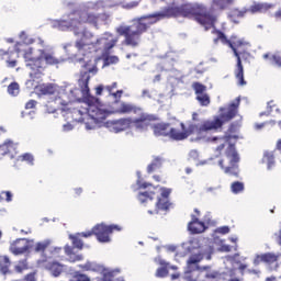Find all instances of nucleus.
I'll return each mask as SVG.
<instances>
[{"instance_id":"nucleus-8","label":"nucleus","mask_w":281,"mask_h":281,"mask_svg":"<svg viewBox=\"0 0 281 281\" xmlns=\"http://www.w3.org/2000/svg\"><path fill=\"white\" fill-rule=\"evenodd\" d=\"M213 34H216L217 37L214 38V43L216 45V43H218V41H221V43H223V45H228L231 47V49H233L236 58H237V65H236V70H235V78L238 81V85H240V87L247 85V82L245 81V70L243 68V61L240 60V55L243 54L239 49V47H245L246 45H249V43L245 42V40H237L238 37L236 35H233L231 37V41L227 40V36H225V33L221 32V31H213Z\"/></svg>"},{"instance_id":"nucleus-24","label":"nucleus","mask_w":281,"mask_h":281,"mask_svg":"<svg viewBox=\"0 0 281 281\" xmlns=\"http://www.w3.org/2000/svg\"><path fill=\"white\" fill-rule=\"evenodd\" d=\"M195 249H200V251H204V254L209 252L212 254V248L203 246L201 239L194 238L189 241V251H194Z\"/></svg>"},{"instance_id":"nucleus-52","label":"nucleus","mask_w":281,"mask_h":281,"mask_svg":"<svg viewBox=\"0 0 281 281\" xmlns=\"http://www.w3.org/2000/svg\"><path fill=\"white\" fill-rule=\"evenodd\" d=\"M24 280H25V281H36V274H35V273L26 274V276L24 277Z\"/></svg>"},{"instance_id":"nucleus-2","label":"nucleus","mask_w":281,"mask_h":281,"mask_svg":"<svg viewBox=\"0 0 281 281\" xmlns=\"http://www.w3.org/2000/svg\"><path fill=\"white\" fill-rule=\"evenodd\" d=\"M101 20L102 15L94 14L93 12L83 9V11L78 10L71 12L68 14V19L54 20L52 22V27L60 30L61 32L70 30V32H74L75 36L80 37L75 43L79 56H86L87 49H97L100 50L101 54L106 55L109 54V49H113V47L117 45L120 37L105 32L93 42V33L85 27V23H90L98 27V23H100Z\"/></svg>"},{"instance_id":"nucleus-53","label":"nucleus","mask_w":281,"mask_h":281,"mask_svg":"<svg viewBox=\"0 0 281 281\" xmlns=\"http://www.w3.org/2000/svg\"><path fill=\"white\" fill-rule=\"evenodd\" d=\"M34 106H36V101L35 100H30L25 104V109H34Z\"/></svg>"},{"instance_id":"nucleus-40","label":"nucleus","mask_w":281,"mask_h":281,"mask_svg":"<svg viewBox=\"0 0 281 281\" xmlns=\"http://www.w3.org/2000/svg\"><path fill=\"white\" fill-rule=\"evenodd\" d=\"M192 88L194 89L195 91V94L196 95H203L205 94V91H206V87L200 82H194L192 85Z\"/></svg>"},{"instance_id":"nucleus-36","label":"nucleus","mask_w":281,"mask_h":281,"mask_svg":"<svg viewBox=\"0 0 281 281\" xmlns=\"http://www.w3.org/2000/svg\"><path fill=\"white\" fill-rule=\"evenodd\" d=\"M21 89L16 82H12L8 87L9 95L16 97L20 93Z\"/></svg>"},{"instance_id":"nucleus-51","label":"nucleus","mask_w":281,"mask_h":281,"mask_svg":"<svg viewBox=\"0 0 281 281\" xmlns=\"http://www.w3.org/2000/svg\"><path fill=\"white\" fill-rule=\"evenodd\" d=\"M271 109H273V101L268 102L267 112H261L260 115H269L271 113Z\"/></svg>"},{"instance_id":"nucleus-25","label":"nucleus","mask_w":281,"mask_h":281,"mask_svg":"<svg viewBox=\"0 0 281 281\" xmlns=\"http://www.w3.org/2000/svg\"><path fill=\"white\" fill-rule=\"evenodd\" d=\"M234 3V0H212V10H225V8H229Z\"/></svg>"},{"instance_id":"nucleus-50","label":"nucleus","mask_w":281,"mask_h":281,"mask_svg":"<svg viewBox=\"0 0 281 281\" xmlns=\"http://www.w3.org/2000/svg\"><path fill=\"white\" fill-rule=\"evenodd\" d=\"M92 234H94L93 233V228H92V231H90V232H86V233H78V236L81 238H89V237H91V235Z\"/></svg>"},{"instance_id":"nucleus-47","label":"nucleus","mask_w":281,"mask_h":281,"mask_svg":"<svg viewBox=\"0 0 281 281\" xmlns=\"http://www.w3.org/2000/svg\"><path fill=\"white\" fill-rule=\"evenodd\" d=\"M157 278H166L168 276V269L159 268L156 272Z\"/></svg>"},{"instance_id":"nucleus-37","label":"nucleus","mask_w":281,"mask_h":281,"mask_svg":"<svg viewBox=\"0 0 281 281\" xmlns=\"http://www.w3.org/2000/svg\"><path fill=\"white\" fill-rule=\"evenodd\" d=\"M49 245H52V240L45 239L44 241L37 243L34 249L35 251H45Z\"/></svg>"},{"instance_id":"nucleus-45","label":"nucleus","mask_w":281,"mask_h":281,"mask_svg":"<svg viewBox=\"0 0 281 281\" xmlns=\"http://www.w3.org/2000/svg\"><path fill=\"white\" fill-rule=\"evenodd\" d=\"M69 281H91V279H89V277H87L86 274L77 273L74 276V279Z\"/></svg>"},{"instance_id":"nucleus-9","label":"nucleus","mask_w":281,"mask_h":281,"mask_svg":"<svg viewBox=\"0 0 281 281\" xmlns=\"http://www.w3.org/2000/svg\"><path fill=\"white\" fill-rule=\"evenodd\" d=\"M238 106H240V98L238 97L234 100L227 108L226 113H222L220 116H215L212 121H204L202 125H196L195 133L201 135V133H205L207 131H216V128H221L225 122H229L234 120L238 114Z\"/></svg>"},{"instance_id":"nucleus-46","label":"nucleus","mask_w":281,"mask_h":281,"mask_svg":"<svg viewBox=\"0 0 281 281\" xmlns=\"http://www.w3.org/2000/svg\"><path fill=\"white\" fill-rule=\"evenodd\" d=\"M24 269H27L26 261H20L19 265L15 266V271H18V273H21V271H24Z\"/></svg>"},{"instance_id":"nucleus-56","label":"nucleus","mask_w":281,"mask_h":281,"mask_svg":"<svg viewBox=\"0 0 281 281\" xmlns=\"http://www.w3.org/2000/svg\"><path fill=\"white\" fill-rule=\"evenodd\" d=\"M8 63V67H11V68H14V67H16V60H8L7 61Z\"/></svg>"},{"instance_id":"nucleus-64","label":"nucleus","mask_w":281,"mask_h":281,"mask_svg":"<svg viewBox=\"0 0 281 281\" xmlns=\"http://www.w3.org/2000/svg\"><path fill=\"white\" fill-rule=\"evenodd\" d=\"M161 80V75H156L153 82H159Z\"/></svg>"},{"instance_id":"nucleus-23","label":"nucleus","mask_w":281,"mask_h":281,"mask_svg":"<svg viewBox=\"0 0 281 281\" xmlns=\"http://www.w3.org/2000/svg\"><path fill=\"white\" fill-rule=\"evenodd\" d=\"M43 60H45L46 65H60V63H65V59L57 58L54 53L46 52L43 49Z\"/></svg>"},{"instance_id":"nucleus-57","label":"nucleus","mask_w":281,"mask_h":281,"mask_svg":"<svg viewBox=\"0 0 281 281\" xmlns=\"http://www.w3.org/2000/svg\"><path fill=\"white\" fill-rule=\"evenodd\" d=\"M142 95H143V98H151L150 91H148V90H143Z\"/></svg>"},{"instance_id":"nucleus-3","label":"nucleus","mask_w":281,"mask_h":281,"mask_svg":"<svg viewBox=\"0 0 281 281\" xmlns=\"http://www.w3.org/2000/svg\"><path fill=\"white\" fill-rule=\"evenodd\" d=\"M85 98H88L87 102L83 103L87 108L75 109L72 111V120L74 122L85 124L86 131H95V128L104 126L110 133H122V131H126L133 126V119L131 117L104 122L113 112L109 111L104 105H100L97 99L91 97V94Z\"/></svg>"},{"instance_id":"nucleus-5","label":"nucleus","mask_w":281,"mask_h":281,"mask_svg":"<svg viewBox=\"0 0 281 281\" xmlns=\"http://www.w3.org/2000/svg\"><path fill=\"white\" fill-rule=\"evenodd\" d=\"M138 190H146L138 193V201L140 203H154L155 210L148 211L149 214H158L159 210H168V196L172 190L161 186H153L142 180L137 181Z\"/></svg>"},{"instance_id":"nucleus-48","label":"nucleus","mask_w":281,"mask_h":281,"mask_svg":"<svg viewBox=\"0 0 281 281\" xmlns=\"http://www.w3.org/2000/svg\"><path fill=\"white\" fill-rule=\"evenodd\" d=\"M64 133H69V131H74V125L71 123H66L63 125Z\"/></svg>"},{"instance_id":"nucleus-39","label":"nucleus","mask_w":281,"mask_h":281,"mask_svg":"<svg viewBox=\"0 0 281 281\" xmlns=\"http://www.w3.org/2000/svg\"><path fill=\"white\" fill-rule=\"evenodd\" d=\"M19 161H25L30 166H34V156L30 153L19 156Z\"/></svg>"},{"instance_id":"nucleus-14","label":"nucleus","mask_w":281,"mask_h":281,"mask_svg":"<svg viewBox=\"0 0 281 281\" xmlns=\"http://www.w3.org/2000/svg\"><path fill=\"white\" fill-rule=\"evenodd\" d=\"M199 276H205L207 280H216L221 278V273H218V271L212 270L211 267H203V268H200L199 270L193 271L191 276H187V280L198 281Z\"/></svg>"},{"instance_id":"nucleus-29","label":"nucleus","mask_w":281,"mask_h":281,"mask_svg":"<svg viewBox=\"0 0 281 281\" xmlns=\"http://www.w3.org/2000/svg\"><path fill=\"white\" fill-rule=\"evenodd\" d=\"M164 164V159L160 157H156L150 165L147 167V172L150 175L151 172H155L157 168H161V165Z\"/></svg>"},{"instance_id":"nucleus-16","label":"nucleus","mask_w":281,"mask_h":281,"mask_svg":"<svg viewBox=\"0 0 281 281\" xmlns=\"http://www.w3.org/2000/svg\"><path fill=\"white\" fill-rule=\"evenodd\" d=\"M138 114L140 115L138 119L132 120L131 128H136V131H146V128H148V122H153L155 116L144 112H139Z\"/></svg>"},{"instance_id":"nucleus-32","label":"nucleus","mask_w":281,"mask_h":281,"mask_svg":"<svg viewBox=\"0 0 281 281\" xmlns=\"http://www.w3.org/2000/svg\"><path fill=\"white\" fill-rule=\"evenodd\" d=\"M271 8V5L267 3H256L250 7V12L252 14H256V12H267Z\"/></svg>"},{"instance_id":"nucleus-38","label":"nucleus","mask_w":281,"mask_h":281,"mask_svg":"<svg viewBox=\"0 0 281 281\" xmlns=\"http://www.w3.org/2000/svg\"><path fill=\"white\" fill-rule=\"evenodd\" d=\"M196 100L201 106H210V95L207 93L196 95Z\"/></svg>"},{"instance_id":"nucleus-13","label":"nucleus","mask_w":281,"mask_h":281,"mask_svg":"<svg viewBox=\"0 0 281 281\" xmlns=\"http://www.w3.org/2000/svg\"><path fill=\"white\" fill-rule=\"evenodd\" d=\"M121 3H124V0H98L95 2H87L83 5V10L98 12V10H102V8H115V5H120Z\"/></svg>"},{"instance_id":"nucleus-49","label":"nucleus","mask_w":281,"mask_h":281,"mask_svg":"<svg viewBox=\"0 0 281 281\" xmlns=\"http://www.w3.org/2000/svg\"><path fill=\"white\" fill-rule=\"evenodd\" d=\"M217 234H229L228 226H222L216 229Z\"/></svg>"},{"instance_id":"nucleus-10","label":"nucleus","mask_w":281,"mask_h":281,"mask_svg":"<svg viewBox=\"0 0 281 281\" xmlns=\"http://www.w3.org/2000/svg\"><path fill=\"white\" fill-rule=\"evenodd\" d=\"M231 166H223V160H218V166L224 170L225 175H233L234 177L239 175L238 164L240 161V157H238V151H236V147L232 144H228L226 153H225Z\"/></svg>"},{"instance_id":"nucleus-44","label":"nucleus","mask_w":281,"mask_h":281,"mask_svg":"<svg viewBox=\"0 0 281 281\" xmlns=\"http://www.w3.org/2000/svg\"><path fill=\"white\" fill-rule=\"evenodd\" d=\"M218 251H223L225 254H228V251H232V246L225 244L224 240H220Z\"/></svg>"},{"instance_id":"nucleus-22","label":"nucleus","mask_w":281,"mask_h":281,"mask_svg":"<svg viewBox=\"0 0 281 281\" xmlns=\"http://www.w3.org/2000/svg\"><path fill=\"white\" fill-rule=\"evenodd\" d=\"M46 269L48 271H50L52 276H54V278H58V276H60V273H63V271H65V265L57 262V261H53L46 265Z\"/></svg>"},{"instance_id":"nucleus-7","label":"nucleus","mask_w":281,"mask_h":281,"mask_svg":"<svg viewBox=\"0 0 281 281\" xmlns=\"http://www.w3.org/2000/svg\"><path fill=\"white\" fill-rule=\"evenodd\" d=\"M20 38L22 40V43L15 44V52L18 54L23 53L26 67L32 71H35L34 74L41 71V69H43V49L38 48L37 50H34V48L27 46L32 45L35 41L32 37H27L24 31L20 33Z\"/></svg>"},{"instance_id":"nucleus-61","label":"nucleus","mask_w":281,"mask_h":281,"mask_svg":"<svg viewBox=\"0 0 281 281\" xmlns=\"http://www.w3.org/2000/svg\"><path fill=\"white\" fill-rule=\"evenodd\" d=\"M265 124L267 123L256 124L255 127L257 131H260V128H265Z\"/></svg>"},{"instance_id":"nucleus-12","label":"nucleus","mask_w":281,"mask_h":281,"mask_svg":"<svg viewBox=\"0 0 281 281\" xmlns=\"http://www.w3.org/2000/svg\"><path fill=\"white\" fill-rule=\"evenodd\" d=\"M182 132L177 128H170L169 137L175 142H183V139H188L192 134L196 133V124H190L186 130V124H180Z\"/></svg>"},{"instance_id":"nucleus-6","label":"nucleus","mask_w":281,"mask_h":281,"mask_svg":"<svg viewBox=\"0 0 281 281\" xmlns=\"http://www.w3.org/2000/svg\"><path fill=\"white\" fill-rule=\"evenodd\" d=\"M80 90L75 88L74 85H67L64 89L58 93L57 97L50 98L47 102L46 112L47 113H56V111L66 112L67 115L74 119V110L75 109H87V105H78L76 108H71L74 102H80V97H78Z\"/></svg>"},{"instance_id":"nucleus-31","label":"nucleus","mask_w":281,"mask_h":281,"mask_svg":"<svg viewBox=\"0 0 281 281\" xmlns=\"http://www.w3.org/2000/svg\"><path fill=\"white\" fill-rule=\"evenodd\" d=\"M14 149V143L12 140H7L0 145V155H8Z\"/></svg>"},{"instance_id":"nucleus-15","label":"nucleus","mask_w":281,"mask_h":281,"mask_svg":"<svg viewBox=\"0 0 281 281\" xmlns=\"http://www.w3.org/2000/svg\"><path fill=\"white\" fill-rule=\"evenodd\" d=\"M115 109L110 111V113H120L121 115H126L128 113H142V108L123 101L115 102Z\"/></svg>"},{"instance_id":"nucleus-35","label":"nucleus","mask_w":281,"mask_h":281,"mask_svg":"<svg viewBox=\"0 0 281 281\" xmlns=\"http://www.w3.org/2000/svg\"><path fill=\"white\" fill-rule=\"evenodd\" d=\"M263 58L269 60L270 65H276L277 67H281V57L279 55H272L269 57V54H265Z\"/></svg>"},{"instance_id":"nucleus-18","label":"nucleus","mask_w":281,"mask_h":281,"mask_svg":"<svg viewBox=\"0 0 281 281\" xmlns=\"http://www.w3.org/2000/svg\"><path fill=\"white\" fill-rule=\"evenodd\" d=\"M205 250H201L199 254L195 255H191L187 261V273H192V271H199V262H201L203 260V257L205 256Z\"/></svg>"},{"instance_id":"nucleus-55","label":"nucleus","mask_w":281,"mask_h":281,"mask_svg":"<svg viewBox=\"0 0 281 281\" xmlns=\"http://www.w3.org/2000/svg\"><path fill=\"white\" fill-rule=\"evenodd\" d=\"M102 91H104V88L102 86L97 87L95 89L97 95H102Z\"/></svg>"},{"instance_id":"nucleus-54","label":"nucleus","mask_w":281,"mask_h":281,"mask_svg":"<svg viewBox=\"0 0 281 281\" xmlns=\"http://www.w3.org/2000/svg\"><path fill=\"white\" fill-rule=\"evenodd\" d=\"M70 262H78L80 260H82V255H78V256H70L69 258Z\"/></svg>"},{"instance_id":"nucleus-11","label":"nucleus","mask_w":281,"mask_h":281,"mask_svg":"<svg viewBox=\"0 0 281 281\" xmlns=\"http://www.w3.org/2000/svg\"><path fill=\"white\" fill-rule=\"evenodd\" d=\"M114 232H122V226L117 224H98L93 227V234H95L99 243H111V237H109V234H113Z\"/></svg>"},{"instance_id":"nucleus-17","label":"nucleus","mask_w":281,"mask_h":281,"mask_svg":"<svg viewBox=\"0 0 281 281\" xmlns=\"http://www.w3.org/2000/svg\"><path fill=\"white\" fill-rule=\"evenodd\" d=\"M27 249H30V240L25 238L16 239L10 246V251L14 256H21V254H25Z\"/></svg>"},{"instance_id":"nucleus-58","label":"nucleus","mask_w":281,"mask_h":281,"mask_svg":"<svg viewBox=\"0 0 281 281\" xmlns=\"http://www.w3.org/2000/svg\"><path fill=\"white\" fill-rule=\"evenodd\" d=\"M266 281H278V277H276V276L267 277Z\"/></svg>"},{"instance_id":"nucleus-33","label":"nucleus","mask_w":281,"mask_h":281,"mask_svg":"<svg viewBox=\"0 0 281 281\" xmlns=\"http://www.w3.org/2000/svg\"><path fill=\"white\" fill-rule=\"evenodd\" d=\"M56 91H57V88H56V85L54 83H48L41 88V93H43V95H54Z\"/></svg>"},{"instance_id":"nucleus-30","label":"nucleus","mask_w":281,"mask_h":281,"mask_svg":"<svg viewBox=\"0 0 281 281\" xmlns=\"http://www.w3.org/2000/svg\"><path fill=\"white\" fill-rule=\"evenodd\" d=\"M229 139H232V136H224V137H214L212 139V142H217V144H220V146L216 147V153H221V150H223V148H225V145L227 144V142H229Z\"/></svg>"},{"instance_id":"nucleus-20","label":"nucleus","mask_w":281,"mask_h":281,"mask_svg":"<svg viewBox=\"0 0 281 281\" xmlns=\"http://www.w3.org/2000/svg\"><path fill=\"white\" fill-rule=\"evenodd\" d=\"M188 229L191 234H203V232H205V223L199 221L195 216H192V221L189 223Z\"/></svg>"},{"instance_id":"nucleus-21","label":"nucleus","mask_w":281,"mask_h":281,"mask_svg":"<svg viewBox=\"0 0 281 281\" xmlns=\"http://www.w3.org/2000/svg\"><path fill=\"white\" fill-rule=\"evenodd\" d=\"M154 128V135L156 137H170V124L168 123H158L153 126Z\"/></svg>"},{"instance_id":"nucleus-27","label":"nucleus","mask_w":281,"mask_h":281,"mask_svg":"<svg viewBox=\"0 0 281 281\" xmlns=\"http://www.w3.org/2000/svg\"><path fill=\"white\" fill-rule=\"evenodd\" d=\"M189 159L191 161H195L196 166H205L206 164H210V161H212V159L199 161V151L196 149H192L189 153Z\"/></svg>"},{"instance_id":"nucleus-41","label":"nucleus","mask_w":281,"mask_h":281,"mask_svg":"<svg viewBox=\"0 0 281 281\" xmlns=\"http://www.w3.org/2000/svg\"><path fill=\"white\" fill-rule=\"evenodd\" d=\"M69 238H71L72 244H74L75 247H77V249H82L83 244H82V240L80 239V236L78 234L77 235H70Z\"/></svg>"},{"instance_id":"nucleus-1","label":"nucleus","mask_w":281,"mask_h":281,"mask_svg":"<svg viewBox=\"0 0 281 281\" xmlns=\"http://www.w3.org/2000/svg\"><path fill=\"white\" fill-rule=\"evenodd\" d=\"M172 16H187L188 19L194 16L195 21L206 31L212 30L214 23H216V15L207 13L203 4L188 3L182 7H175V3H172L171 7H167L160 12L134 19L132 25H120L116 27V32L120 36H125V45L128 47H139L142 35L150 25H155L157 21Z\"/></svg>"},{"instance_id":"nucleus-4","label":"nucleus","mask_w":281,"mask_h":281,"mask_svg":"<svg viewBox=\"0 0 281 281\" xmlns=\"http://www.w3.org/2000/svg\"><path fill=\"white\" fill-rule=\"evenodd\" d=\"M112 49L113 48H110L109 52L104 55L102 54V50L90 48L86 50V55H81L83 56V58H78L79 61L83 60V63H86L83 65L86 71L81 74L78 80V85L83 98H89L90 95L89 80H91V76L89 74H92V76H95V74H98V66H95V57L89 56V54H91L92 52H99L100 56L104 58L103 67H109V65H117V63H120V58L117 56H109Z\"/></svg>"},{"instance_id":"nucleus-42","label":"nucleus","mask_w":281,"mask_h":281,"mask_svg":"<svg viewBox=\"0 0 281 281\" xmlns=\"http://www.w3.org/2000/svg\"><path fill=\"white\" fill-rule=\"evenodd\" d=\"M243 190H245V184L243 182H234L232 184V192H234V194H238V192H243Z\"/></svg>"},{"instance_id":"nucleus-60","label":"nucleus","mask_w":281,"mask_h":281,"mask_svg":"<svg viewBox=\"0 0 281 281\" xmlns=\"http://www.w3.org/2000/svg\"><path fill=\"white\" fill-rule=\"evenodd\" d=\"M137 5H138V3L134 1V2L125 5V8H137Z\"/></svg>"},{"instance_id":"nucleus-43","label":"nucleus","mask_w":281,"mask_h":281,"mask_svg":"<svg viewBox=\"0 0 281 281\" xmlns=\"http://www.w3.org/2000/svg\"><path fill=\"white\" fill-rule=\"evenodd\" d=\"M0 201H7L10 203L12 201V193L10 191H3L0 193Z\"/></svg>"},{"instance_id":"nucleus-26","label":"nucleus","mask_w":281,"mask_h":281,"mask_svg":"<svg viewBox=\"0 0 281 281\" xmlns=\"http://www.w3.org/2000/svg\"><path fill=\"white\" fill-rule=\"evenodd\" d=\"M262 162L267 164L268 170H271L273 166H276V157L273 156L272 151H265Z\"/></svg>"},{"instance_id":"nucleus-28","label":"nucleus","mask_w":281,"mask_h":281,"mask_svg":"<svg viewBox=\"0 0 281 281\" xmlns=\"http://www.w3.org/2000/svg\"><path fill=\"white\" fill-rule=\"evenodd\" d=\"M10 258L8 256H1L0 257V271L1 273H8L10 271Z\"/></svg>"},{"instance_id":"nucleus-59","label":"nucleus","mask_w":281,"mask_h":281,"mask_svg":"<svg viewBox=\"0 0 281 281\" xmlns=\"http://www.w3.org/2000/svg\"><path fill=\"white\" fill-rule=\"evenodd\" d=\"M274 16H276V20H277V21H281V10L277 11V12L274 13Z\"/></svg>"},{"instance_id":"nucleus-62","label":"nucleus","mask_w":281,"mask_h":281,"mask_svg":"<svg viewBox=\"0 0 281 281\" xmlns=\"http://www.w3.org/2000/svg\"><path fill=\"white\" fill-rule=\"evenodd\" d=\"M164 69L165 71H172V68L171 67H168V63H164Z\"/></svg>"},{"instance_id":"nucleus-34","label":"nucleus","mask_w":281,"mask_h":281,"mask_svg":"<svg viewBox=\"0 0 281 281\" xmlns=\"http://www.w3.org/2000/svg\"><path fill=\"white\" fill-rule=\"evenodd\" d=\"M113 89H117V82L112 83V86H108L106 91L110 93V95H113L115 100L121 99L124 91L117 90L116 92H113Z\"/></svg>"},{"instance_id":"nucleus-63","label":"nucleus","mask_w":281,"mask_h":281,"mask_svg":"<svg viewBox=\"0 0 281 281\" xmlns=\"http://www.w3.org/2000/svg\"><path fill=\"white\" fill-rule=\"evenodd\" d=\"M27 115H29L30 120H34V115H36V112L31 111L27 113Z\"/></svg>"},{"instance_id":"nucleus-19","label":"nucleus","mask_w":281,"mask_h":281,"mask_svg":"<svg viewBox=\"0 0 281 281\" xmlns=\"http://www.w3.org/2000/svg\"><path fill=\"white\" fill-rule=\"evenodd\" d=\"M280 256L274 252H266L261 255H256L254 259V265H260V262H265L266 265H273V262H278Z\"/></svg>"}]
</instances>
